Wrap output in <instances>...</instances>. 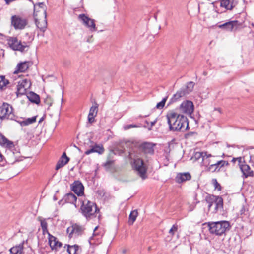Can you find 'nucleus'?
Wrapping results in <instances>:
<instances>
[{
    "mask_svg": "<svg viewBox=\"0 0 254 254\" xmlns=\"http://www.w3.org/2000/svg\"><path fill=\"white\" fill-rule=\"evenodd\" d=\"M54 200H57V198H56V197H55V196H54Z\"/></svg>",
    "mask_w": 254,
    "mask_h": 254,
    "instance_id": "62",
    "label": "nucleus"
},
{
    "mask_svg": "<svg viewBox=\"0 0 254 254\" xmlns=\"http://www.w3.org/2000/svg\"><path fill=\"white\" fill-rule=\"evenodd\" d=\"M166 116L170 131L184 132L189 129V122L186 116L173 110L169 111Z\"/></svg>",
    "mask_w": 254,
    "mask_h": 254,
    "instance_id": "1",
    "label": "nucleus"
},
{
    "mask_svg": "<svg viewBox=\"0 0 254 254\" xmlns=\"http://www.w3.org/2000/svg\"><path fill=\"white\" fill-rule=\"evenodd\" d=\"M115 155L113 152H111L109 154L107 161L103 164V166L106 169H110L114 164L115 160L113 159V158Z\"/></svg>",
    "mask_w": 254,
    "mask_h": 254,
    "instance_id": "25",
    "label": "nucleus"
},
{
    "mask_svg": "<svg viewBox=\"0 0 254 254\" xmlns=\"http://www.w3.org/2000/svg\"><path fill=\"white\" fill-rule=\"evenodd\" d=\"M27 97L28 100L32 103L39 104L40 102L39 96L33 92H30Z\"/></svg>",
    "mask_w": 254,
    "mask_h": 254,
    "instance_id": "27",
    "label": "nucleus"
},
{
    "mask_svg": "<svg viewBox=\"0 0 254 254\" xmlns=\"http://www.w3.org/2000/svg\"><path fill=\"white\" fill-rule=\"evenodd\" d=\"M88 122L90 124L93 123L95 121V118H91V117H88Z\"/></svg>",
    "mask_w": 254,
    "mask_h": 254,
    "instance_id": "52",
    "label": "nucleus"
},
{
    "mask_svg": "<svg viewBox=\"0 0 254 254\" xmlns=\"http://www.w3.org/2000/svg\"><path fill=\"white\" fill-rule=\"evenodd\" d=\"M96 116V115H95L94 114H91V113H89L88 114V117L89 118V117H91V118H94Z\"/></svg>",
    "mask_w": 254,
    "mask_h": 254,
    "instance_id": "53",
    "label": "nucleus"
},
{
    "mask_svg": "<svg viewBox=\"0 0 254 254\" xmlns=\"http://www.w3.org/2000/svg\"><path fill=\"white\" fill-rule=\"evenodd\" d=\"M203 74L204 75L206 76V75H207V72H206V71H204V72H203Z\"/></svg>",
    "mask_w": 254,
    "mask_h": 254,
    "instance_id": "57",
    "label": "nucleus"
},
{
    "mask_svg": "<svg viewBox=\"0 0 254 254\" xmlns=\"http://www.w3.org/2000/svg\"><path fill=\"white\" fill-rule=\"evenodd\" d=\"M142 126L141 124H139L138 125L136 124H129V125H127L124 126V129L125 130H128L131 128H139L141 127Z\"/></svg>",
    "mask_w": 254,
    "mask_h": 254,
    "instance_id": "40",
    "label": "nucleus"
},
{
    "mask_svg": "<svg viewBox=\"0 0 254 254\" xmlns=\"http://www.w3.org/2000/svg\"><path fill=\"white\" fill-rule=\"evenodd\" d=\"M11 25L15 29H23L27 24L26 19L20 17L19 16L13 15L11 18Z\"/></svg>",
    "mask_w": 254,
    "mask_h": 254,
    "instance_id": "9",
    "label": "nucleus"
},
{
    "mask_svg": "<svg viewBox=\"0 0 254 254\" xmlns=\"http://www.w3.org/2000/svg\"><path fill=\"white\" fill-rule=\"evenodd\" d=\"M219 164V168L218 170V171H219L220 169L224 167V166H229V163L227 161L221 160L220 161H218Z\"/></svg>",
    "mask_w": 254,
    "mask_h": 254,
    "instance_id": "45",
    "label": "nucleus"
},
{
    "mask_svg": "<svg viewBox=\"0 0 254 254\" xmlns=\"http://www.w3.org/2000/svg\"><path fill=\"white\" fill-rule=\"evenodd\" d=\"M77 201V197L72 192L66 193L63 198L60 200L58 203L59 205H64L65 203H69L73 204L77 207L76 202Z\"/></svg>",
    "mask_w": 254,
    "mask_h": 254,
    "instance_id": "11",
    "label": "nucleus"
},
{
    "mask_svg": "<svg viewBox=\"0 0 254 254\" xmlns=\"http://www.w3.org/2000/svg\"><path fill=\"white\" fill-rule=\"evenodd\" d=\"M240 23L237 20L230 21L219 25L218 27L228 31H232L234 29H237Z\"/></svg>",
    "mask_w": 254,
    "mask_h": 254,
    "instance_id": "13",
    "label": "nucleus"
},
{
    "mask_svg": "<svg viewBox=\"0 0 254 254\" xmlns=\"http://www.w3.org/2000/svg\"><path fill=\"white\" fill-rule=\"evenodd\" d=\"M207 224L210 233L218 236H221L225 234L231 228L230 224L227 221L209 222Z\"/></svg>",
    "mask_w": 254,
    "mask_h": 254,
    "instance_id": "2",
    "label": "nucleus"
},
{
    "mask_svg": "<svg viewBox=\"0 0 254 254\" xmlns=\"http://www.w3.org/2000/svg\"><path fill=\"white\" fill-rule=\"evenodd\" d=\"M67 246V251L69 254H77V252L79 249V246L78 245L75 244L73 245H70L66 244L65 247Z\"/></svg>",
    "mask_w": 254,
    "mask_h": 254,
    "instance_id": "29",
    "label": "nucleus"
},
{
    "mask_svg": "<svg viewBox=\"0 0 254 254\" xmlns=\"http://www.w3.org/2000/svg\"><path fill=\"white\" fill-rule=\"evenodd\" d=\"M0 145L2 147H6L9 149H12L14 147V143L12 141L9 140L6 137L0 132Z\"/></svg>",
    "mask_w": 254,
    "mask_h": 254,
    "instance_id": "19",
    "label": "nucleus"
},
{
    "mask_svg": "<svg viewBox=\"0 0 254 254\" xmlns=\"http://www.w3.org/2000/svg\"><path fill=\"white\" fill-rule=\"evenodd\" d=\"M216 199V196L214 195H211L208 194L205 197V200L207 203L208 204V208L209 210L211 207L212 206L214 203H215V200Z\"/></svg>",
    "mask_w": 254,
    "mask_h": 254,
    "instance_id": "31",
    "label": "nucleus"
},
{
    "mask_svg": "<svg viewBox=\"0 0 254 254\" xmlns=\"http://www.w3.org/2000/svg\"><path fill=\"white\" fill-rule=\"evenodd\" d=\"M224 156H225V154H223V155H222V157H223Z\"/></svg>",
    "mask_w": 254,
    "mask_h": 254,
    "instance_id": "64",
    "label": "nucleus"
},
{
    "mask_svg": "<svg viewBox=\"0 0 254 254\" xmlns=\"http://www.w3.org/2000/svg\"><path fill=\"white\" fill-rule=\"evenodd\" d=\"M156 122H157V119H156L154 121L150 122V127L148 128L149 130H151L152 129V127L155 125V124L156 123Z\"/></svg>",
    "mask_w": 254,
    "mask_h": 254,
    "instance_id": "50",
    "label": "nucleus"
},
{
    "mask_svg": "<svg viewBox=\"0 0 254 254\" xmlns=\"http://www.w3.org/2000/svg\"><path fill=\"white\" fill-rule=\"evenodd\" d=\"M188 94V92L187 91L186 89L181 88L173 95V97L170 99L168 104H171L173 103L176 102Z\"/></svg>",
    "mask_w": 254,
    "mask_h": 254,
    "instance_id": "16",
    "label": "nucleus"
},
{
    "mask_svg": "<svg viewBox=\"0 0 254 254\" xmlns=\"http://www.w3.org/2000/svg\"><path fill=\"white\" fill-rule=\"evenodd\" d=\"M97 227H96L95 228L94 230V231H95L96 230H97Z\"/></svg>",
    "mask_w": 254,
    "mask_h": 254,
    "instance_id": "63",
    "label": "nucleus"
},
{
    "mask_svg": "<svg viewBox=\"0 0 254 254\" xmlns=\"http://www.w3.org/2000/svg\"><path fill=\"white\" fill-rule=\"evenodd\" d=\"M33 15L35 19L36 26L40 29L41 31L44 32L46 30L47 26L46 18H45L44 17L45 19L43 20L42 22L38 21L37 18L38 14L36 13V12H35V9L34 11Z\"/></svg>",
    "mask_w": 254,
    "mask_h": 254,
    "instance_id": "18",
    "label": "nucleus"
},
{
    "mask_svg": "<svg viewBox=\"0 0 254 254\" xmlns=\"http://www.w3.org/2000/svg\"><path fill=\"white\" fill-rule=\"evenodd\" d=\"M78 19L82 22L84 26L88 27L91 32L97 30L95 20L89 18L85 14H79Z\"/></svg>",
    "mask_w": 254,
    "mask_h": 254,
    "instance_id": "7",
    "label": "nucleus"
},
{
    "mask_svg": "<svg viewBox=\"0 0 254 254\" xmlns=\"http://www.w3.org/2000/svg\"><path fill=\"white\" fill-rule=\"evenodd\" d=\"M44 120V117H42L39 121V123H40L41 122H42L43 121V120Z\"/></svg>",
    "mask_w": 254,
    "mask_h": 254,
    "instance_id": "55",
    "label": "nucleus"
},
{
    "mask_svg": "<svg viewBox=\"0 0 254 254\" xmlns=\"http://www.w3.org/2000/svg\"><path fill=\"white\" fill-rule=\"evenodd\" d=\"M212 181L213 182L215 189L220 191L221 190V186L220 184L217 182V180L216 179H213Z\"/></svg>",
    "mask_w": 254,
    "mask_h": 254,
    "instance_id": "47",
    "label": "nucleus"
},
{
    "mask_svg": "<svg viewBox=\"0 0 254 254\" xmlns=\"http://www.w3.org/2000/svg\"><path fill=\"white\" fill-rule=\"evenodd\" d=\"M44 103L48 106V109L52 105L53 101L51 97L50 96H47L44 100Z\"/></svg>",
    "mask_w": 254,
    "mask_h": 254,
    "instance_id": "44",
    "label": "nucleus"
},
{
    "mask_svg": "<svg viewBox=\"0 0 254 254\" xmlns=\"http://www.w3.org/2000/svg\"><path fill=\"white\" fill-rule=\"evenodd\" d=\"M29 62L25 61L23 62H20L16 66V70L14 72V73H18L19 72H24L29 68Z\"/></svg>",
    "mask_w": 254,
    "mask_h": 254,
    "instance_id": "23",
    "label": "nucleus"
},
{
    "mask_svg": "<svg viewBox=\"0 0 254 254\" xmlns=\"http://www.w3.org/2000/svg\"><path fill=\"white\" fill-rule=\"evenodd\" d=\"M37 116H33L31 118H28L23 121H15L18 123L22 127L26 126L30 124L35 123L36 121Z\"/></svg>",
    "mask_w": 254,
    "mask_h": 254,
    "instance_id": "28",
    "label": "nucleus"
},
{
    "mask_svg": "<svg viewBox=\"0 0 254 254\" xmlns=\"http://www.w3.org/2000/svg\"><path fill=\"white\" fill-rule=\"evenodd\" d=\"M48 236L49 244L52 250L57 251L58 248L62 247V243L59 242L56 237L51 234H49Z\"/></svg>",
    "mask_w": 254,
    "mask_h": 254,
    "instance_id": "14",
    "label": "nucleus"
},
{
    "mask_svg": "<svg viewBox=\"0 0 254 254\" xmlns=\"http://www.w3.org/2000/svg\"><path fill=\"white\" fill-rule=\"evenodd\" d=\"M216 110H217L218 111H219V112H220V108H217V109H215Z\"/></svg>",
    "mask_w": 254,
    "mask_h": 254,
    "instance_id": "58",
    "label": "nucleus"
},
{
    "mask_svg": "<svg viewBox=\"0 0 254 254\" xmlns=\"http://www.w3.org/2000/svg\"><path fill=\"white\" fill-rule=\"evenodd\" d=\"M8 44L14 51L23 52L25 50V48L28 47L26 42H24L22 43L20 41H18L17 37H10L8 39Z\"/></svg>",
    "mask_w": 254,
    "mask_h": 254,
    "instance_id": "5",
    "label": "nucleus"
},
{
    "mask_svg": "<svg viewBox=\"0 0 254 254\" xmlns=\"http://www.w3.org/2000/svg\"><path fill=\"white\" fill-rule=\"evenodd\" d=\"M242 173H243V177L247 178L248 177H253L254 173L253 170L251 169L249 165L246 163L245 160H243V164L240 165L239 167Z\"/></svg>",
    "mask_w": 254,
    "mask_h": 254,
    "instance_id": "17",
    "label": "nucleus"
},
{
    "mask_svg": "<svg viewBox=\"0 0 254 254\" xmlns=\"http://www.w3.org/2000/svg\"><path fill=\"white\" fill-rule=\"evenodd\" d=\"M197 133L196 132H189L185 134V138L186 139L189 138L190 137L193 136L194 135H196Z\"/></svg>",
    "mask_w": 254,
    "mask_h": 254,
    "instance_id": "48",
    "label": "nucleus"
},
{
    "mask_svg": "<svg viewBox=\"0 0 254 254\" xmlns=\"http://www.w3.org/2000/svg\"><path fill=\"white\" fill-rule=\"evenodd\" d=\"M191 178V175L189 172L178 173L175 177V181L180 184L190 180Z\"/></svg>",
    "mask_w": 254,
    "mask_h": 254,
    "instance_id": "20",
    "label": "nucleus"
},
{
    "mask_svg": "<svg viewBox=\"0 0 254 254\" xmlns=\"http://www.w3.org/2000/svg\"><path fill=\"white\" fill-rule=\"evenodd\" d=\"M236 160H237L236 158H233L231 161L233 162H235L236 161Z\"/></svg>",
    "mask_w": 254,
    "mask_h": 254,
    "instance_id": "56",
    "label": "nucleus"
},
{
    "mask_svg": "<svg viewBox=\"0 0 254 254\" xmlns=\"http://www.w3.org/2000/svg\"><path fill=\"white\" fill-rule=\"evenodd\" d=\"M79 200L82 203L80 207L81 212L86 219L90 220L95 217V214L99 212V209L95 203L86 199H79Z\"/></svg>",
    "mask_w": 254,
    "mask_h": 254,
    "instance_id": "3",
    "label": "nucleus"
},
{
    "mask_svg": "<svg viewBox=\"0 0 254 254\" xmlns=\"http://www.w3.org/2000/svg\"><path fill=\"white\" fill-rule=\"evenodd\" d=\"M27 89L20 87L19 85H17V91L16 94L18 96L19 95H24L26 93Z\"/></svg>",
    "mask_w": 254,
    "mask_h": 254,
    "instance_id": "42",
    "label": "nucleus"
},
{
    "mask_svg": "<svg viewBox=\"0 0 254 254\" xmlns=\"http://www.w3.org/2000/svg\"><path fill=\"white\" fill-rule=\"evenodd\" d=\"M193 210V208L190 207V211H192Z\"/></svg>",
    "mask_w": 254,
    "mask_h": 254,
    "instance_id": "60",
    "label": "nucleus"
},
{
    "mask_svg": "<svg viewBox=\"0 0 254 254\" xmlns=\"http://www.w3.org/2000/svg\"><path fill=\"white\" fill-rule=\"evenodd\" d=\"M37 5H38V6L39 7V9H40V10H38L37 11L35 10V12H36V13H37V12H41L42 14L43 15H44V17L46 18V16H47L46 7L44 3V2H40V3H38L37 4ZM36 5H34V10L35 9L36 10Z\"/></svg>",
    "mask_w": 254,
    "mask_h": 254,
    "instance_id": "32",
    "label": "nucleus"
},
{
    "mask_svg": "<svg viewBox=\"0 0 254 254\" xmlns=\"http://www.w3.org/2000/svg\"><path fill=\"white\" fill-rule=\"evenodd\" d=\"M219 164L218 161H217L216 163L211 164L209 165L207 168L208 171H211L212 172H214L216 171H218V169L219 168Z\"/></svg>",
    "mask_w": 254,
    "mask_h": 254,
    "instance_id": "37",
    "label": "nucleus"
},
{
    "mask_svg": "<svg viewBox=\"0 0 254 254\" xmlns=\"http://www.w3.org/2000/svg\"><path fill=\"white\" fill-rule=\"evenodd\" d=\"M194 83L192 81L187 83L185 87H183L184 89H186L187 91L188 92V94L191 92L194 88Z\"/></svg>",
    "mask_w": 254,
    "mask_h": 254,
    "instance_id": "39",
    "label": "nucleus"
},
{
    "mask_svg": "<svg viewBox=\"0 0 254 254\" xmlns=\"http://www.w3.org/2000/svg\"><path fill=\"white\" fill-rule=\"evenodd\" d=\"M132 167L134 170L137 171L139 176L143 179L146 178V168L144 166V162L142 159L137 158L134 159Z\"/></svg>",
    "mask_w": 254,
    "mask_h": 254,
    "instance_id": "6",
    "label": "nucleus"
},
{
    "mask_svg": "<svg viewBox=\"0 0 254 254\" xmlns=\"http://www.w3.org/2000/svg\"><path fill=\"white\" fill-rule=\"evenodd\" d=\"M212 156L214 157V156H212L211 154H208L207 152H198L196 153L195 154V157L197 158L198 159L200 157H202L203 158V160H204L205 157H206V158H209Z\"/></svg>",
    "mask_w": 254,
    "mask_h": 254,
    "instance_id": "38",
    "label": "nucleus"
},
{
    "mask_svg": "<svg viewBox=\"0 0 254 254\" xmlns=\"http://www.w3.org/2000/svg\"><path fill=\"white\" fill-rule=\"evenodd\" d=\"M235 0H221L220 6L225 8L227 10H232L237 4Z\"/></svg>",
    "mask_w": 254,
    "mask_h": 254,
    "instance_id": "21",
    "label": "nucleus"
},
{
    "mask_svg": "<svg viewBox=\"0 0 254 254\" xmlns=\"http://www.w3.org/2000/svg\"><path fill=\"white\" fill-rule=\"evenodd\" d=\"M236 159H237L236 161H238V165L240 167V165L243 164V161H242V158L240 157L236 158Z\"/></svg>",
    "mask_w": 254,
    "mask_h": 254,
    "instance_id": "49",
    "label": "nucleus"
},
{
    "mask_svg": "<svg viewBox=\"0 0 254 254\" xmlns=\"http://www.w3.org/2000/svg\"><path fill=\"white\" fill-rule=\"evenodd\" d=\"M98 104L95 102L94 104L92 106L89 110V113L94 114L95 115L97 114L98 112Z\"/></svg>",
    "mask_w": 254,
    "mask_h": 254,
    "instance_id": "41",
    "label": "nucleus"
},
{
    "mask_svg": "<svg viewBox=\"0 0 254 254\" xmlns=\"http://www.w3.org/2000/svg\"><path fill=\"white\" fill-rule=\"evenodd\" d=\"M84 230V228L83 226L74 224L67 229V232L69 233V237L71 238L73 237H76L81 235Z\"/></svg>",
    "mask_w": 254,
    "mask_h": 254,
    "instance_id": "10",
    "label": "nucleus"
},
{
    "mask_svg": "<svg viewBox=\"0 0 254 254\" xmlns=\"http://www.w3.org/2000/svg\"><path fill=\"white\" fill-rule=\"evenodd\" d=\"M71 190L78 196L84 194V187L81 181H75L70 185Z\"/></svg>",
    "mask_w": 254,
    "mask_h": 254,
    "instance_id": "12",
    "label": "nucleus"
},
{
    "mask_svg": "<svg viewBox=\"0 0 254 254\" xmlns=\"http://www.w3.org/2000/svg\"><path fill=\"white\" fill-rule=\"evenodd\" d=\"M69 160L70 159L67 156L66 153L64 152L57 162L55 169L56 170H59L60 168L66 165L69 162Z\"/></svg>",
    "mask_w": 254,
    "mask_h": 254,
    "instance_id": "22",
    "label": "nucleus"
},
{
    "mask_svg": "<svg viewBox=\"0 0 254 254\" xmlns=\"http://www.w3.org/2000/svg\"><path fill=\"white\" fill-rule=\"evenodd\" d=\"M156 144L152 142H144L138 146L139 150L146 155H153L154 153V147Z\"/></svg>",
    "mask_w": 254,
    "mask_h": 254,
    "instance_id": "8",
    "label": "nucleus"
},
{
    "mask_svg": "<svg viewBox=\"0 0 254 254\" xmlns=\"http://www.w3.org/2000/svg\"><path fill=\"white\" fill-rule=\"evenodd\" d=\"M138 215V212L136 210L132 211L129 216L128 224L132 225L134 221L136 220V217Z\"/></svg>",
    "mask_w": 254,
    "mask_h": 254,
    "instance_id": "34",
    "label": "nucleus"
},
{
    "mask_svg": "<svg viewBox=\"0 0 254 254\" xmlns=\"http://www.w3.org/2000/svg\"><path fill=\"white\" fill-rule=\"evenodd\" d=\"M145 122V123H146L147 124H149V122H148L147 120H146Z\"/></svg>",
    "mask_w": 254,
    "mask_h": 254,
    "instance_id": "61",
    "label": "nucleus"
},
{
    "mask_svg": "<svg viewBox=\"0 0 254 254\" xmlns=\"http://www.w3.org/2000/svg\"><path fill=\"white\" fill-rule=\"evenodd\" d=\"M5 2H6V4L8 5L10 4V3H11L12 2V0H4Z\"/></svg>",
    "mask_w": 254,
    "mask_h": 254,
    "instance_id": "54",
    "label": "nucleus"
},
{
    "mask_svg": "<svg viewBox=\"0 0 254 254\" xmlns=\"http://www.w3.org/2000/svg\"><path fill=\"white\" fill-rule=\"evenodd\" d=\"M9 83V81L5 79L3 75L0 76V89L3 90V88Z\"/></svg>",
    "mask_w": 254,
    "mask_h": 254,
    "instance_id": "35",
    "label": "nucleus"
},
{
    "mask_svg": "<svg viewBox=\"0 0 254 254\" xmlns=\"http://www.w3.org/2000/svg\"><path fill=\"white\" fill-rule=\"evenodd\" d=\"M24 241L20 243L18 245L15 246L10 249L9 251L11 254H22L23 253Z\"/></svg>",
    "mask_w": 254,
    "mask_h": 254,
    "instance_id": "24",
    "label": "nucleus"
},
{
    "mask_svg": "<svg viewBox=\"0 0 254 254\" xmlns=\"http://www.w3.org/2000/svg\"><path fill=\"white\" fill-rule=\"evenodd\" d=\"M10 153L11 154V155H14V152H13V151H11V152H10Z\"/></svg>",
    "mask_w": 254,
    "mask_h": 254,
    "instance_id": "59",
    "label": "nucleus"
},
{
    "mask_svg": "<svg viewBox=\"0 0 254 254\" xmlns=\"http://www.w3.org/2000/svg\"><path fill=\"white\" fill-rule=\"evenodd\" d=\"M17 85L28 89L30 87L31 82L27 79H23L18 82Z\"/></svg>",
    "mask_w": 254,
    "mask_h": 254,
    "instance_id": "33",
    "label": "nucleus"
},
{
    "mask_svg": "<svg viewBox=\"0 0 254 254\" xmlns=\"http://www.w3.org/2000/svg\"><path fill=\"white\" fill-rule=\"evenodd\" d=\"M40 224H41V227L42 229L43 233L44 234L46 233L48 234V235H49V234H50L49 232L48 229H47L48 226H47V222L46 220L45 219L41 220L40 221Z\"/></svg>",
    "mask_w": 254,
    "mask_h": 254,
    "instance_id": "36",
    "label": "nucleus"
},
{
    "mask_svg": "<svg viewBox=\"0 0 254 254\" xmlns=\"http://www.w3.org/2000/svg\"><path fill=\"white\" fill-rule=\"evenodd\" d=\"M178 230V225L177 224H174L172 228L170 229L169 233L171 236H174L175 232Z\"/></svg>",
    "mask_w": 254,
    "mask_h": 254,
    "instance_id": "46",
    "label": "nucleus"
},
{
    "mask_svg": "<svg viewBox=\"0 0 254 254\" xmlns=\"http://www.w3.org/2000/svg\"><path fill=\"white\" fill-rule=\"evenodd\" d=\"M246 211L245 208L244 206H243L240 211V214L243 215L245 214V212Z\"/></svg>",
    "mask_w": 254,
    "mask_h": 254,
    "instance_id": "51",
    "label": "nucleus"
},
{
    "mask_svg": "<svg viewBox=\"0 0 254 254\" xmlns=\"http://www.w3.org/2000/svg\"><path fill=\"white\" fill-rule=\"evenodd\" d=\"M180 109L187 114H191L194 110V106L191 101L187 100L182 103L180 106Z\"/></svg>",
    "mask_w": 254,
    "mask_h": 254,
    "instance_id": "15",
    "label": "nucleus"
},
{
    "mask_svg": "<svg viewBox=\"0 0 254 254\" xmlns=\"http://www.w3.org/2000/svg\"><path fill=\"white\" fill-rule=\"evenodd\" d=\"M16 118L17 117L14 114L13 108L11 105L4 102L0 106V119L16 121Z\"/></svg>",
    "mask_w": 254,
    "mask_h": 254,
    "instance_id": "4",
    "label": "nucleus"
},
{
    "mask_svg": "<svg viewBox=\"0 0 254 254\" xmlns=\"http://www.w3.org/2000/svg\"><path fill=\"white\" fill-rule=\"evenodd\" d=\"M168 99V96H166L165 97H164L161 101L159 102V103H158L156 106V108H157V109H162L163 108L164 106H165V104L166 102V100H167Z\"/></svg>",
    "mask_w": 254,
    "mask_h": 254,
    "instance_id": "43",
    "label": "nucleus"
},
{
    "mask_svg": "<svg viewBox=\"0 0 254 254\" xmlns=\"http://www.w3.org/2000/svg\"><path fill=\"white\" fill-rule=\"evenodd\" d=\"M215 203V211H217L218 209H222L223 208V200L221 196H216Z\"/></svg>",
    "mask_w": 254,
    "mask_h": 254,
    "instance_id": "30",
    "label": "nucleus"
},
{
    "mask_svg": "<svg viewBox=\"0 0 254 254\" xmlns=\"http://www.w3.org/2000/svg\"><path fill=\"white\" fill-rule=\"evenodd\" d=\"M104 151V147L102 145L99 146L96 145L93 146L91 149L87 150L85 152V154L86 155H89L91 153L96 152L98 153L99 154H102L103 153Z\"/></svg>",
    "mask_w": 254,
    "mask_h": 254,
    "instance_id": "26",
    "label": "nucleus"
}]
</instances>
